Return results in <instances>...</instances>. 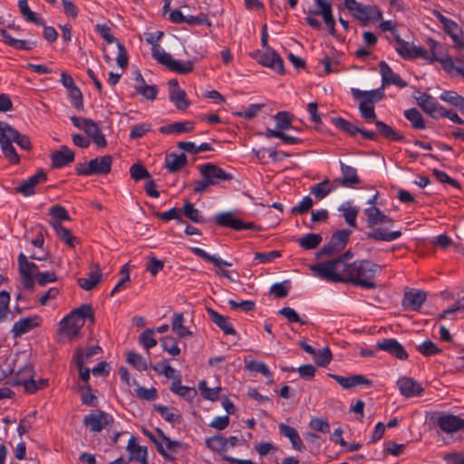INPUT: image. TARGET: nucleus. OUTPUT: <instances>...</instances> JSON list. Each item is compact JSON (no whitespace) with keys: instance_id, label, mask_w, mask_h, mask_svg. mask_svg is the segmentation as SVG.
Listing matches in <instances>:
<instances>
[{"instance_id":"1","label":"nucleus","mask_w":464,"mask_h":464,"mask_svg":"<svg viewBox=\"0 0 464 464\" xmlns=\"http://www.w3.org/2000/svg\"><path fill=\"white\" fill-rule=\"evenodd\" d=\"M379 194L376 193L372 198L368 200L371 205H375ZM366 216V222L368 227L372 230L366 233L368 239H373L376 241H393L401 236V232L390 231V227L393 226L394 221L387 215L382 213L380 208L375 206L367 208L364 210Z\"/></svg>"},{"instance_id":"2","label":"nucleus","mask_w":464,"mask_h":464,"mask_svg":"<svg viewBox=\"0 0 464 464\" xmlns=\"http://www.w3.org/2000/svg\"><path fill=\"white\" fill-rule=\"evenodd\" d=\"M381 268L379 265L366 259L354 261L346 268L344 267V271L341 273L343 279L342 283H350L365 289H374L376 284L373 278Z\"/></svg>"},{"instance_id":"3","label":"nucleus","mask_w":464,"mask_h":464,"mask_svg":"<svg viewBox=\"0 0 464 464\" xmlns=\"http://www.w3.org/2000/svg\"><path fill=\"white\" fill-rule=\"evenodd\" d=\"M12 142H15L21 149L30 150L32 143L27 135L20 133L17 130L13 128L10 124L0 121V144L1 149L9 160L16 164L19 162V156L17 155Z\"/></svg>"},{"instance_id":"4","label":"nucleus","mask_w":464,"mask_h":464,"mask_svg":"<svg viewBox=\"0 0 464 464\" xmlns=\"http://www.w3.org/2000/svg\"><path fill=\"white\" fill-rule=\"evenodd\" d=\"M353 256V254L349 250L331 260L318 262L311 266V270L314 276L327 282H343L341 273L344 271V267L346 268L349 265L347 261L352 259Z\"/></svg>"},{"instance_id":"5","label":"nucleus","mask_w":464,"mask_h":464,"mask_svg":"<svg viewBox=\"0 0 464 464\" xmlns=\"http://www.w3.org/2000/svg\"><path fill=\"white\" fill-rule=\"evenodd\" d=\"M86 319L92 324L95 322L94 312L90 304H83L67 314L60 322V330L70 338H74L79 335Z\"/></svg>"},{"instance_id":"6","label":"nucleus","mask_w":464,"mask_h":464,"mask_svg":"<svg viewBox=\"0 0 464 464\" xmlns=\"http://www.w3.org/2000/svg\"><path fill=\"white\" fill-rule=\"evenodd\" d=\"M112 157L105 155L91 160L88 163H78L75 172L79 176L107 175L111 170Z\"/></svg>"},{"instance_id":"7","label":"nucleus","mask_w":464,"mask_h":464,"mask_svg":"<svg viewBox=\"0 0 464 464\" xmlns=\"http://www.w3.org/2000/svg\"><path fill=\"white\" fill-rule=\"evenodd\" d=\"M71 121L76 128L82 130L97 147L105 148L107 146L105 136L95 121L88 118H80L77 116H72Z\"/></svg>"},{"instance_id":"8","label":"nucleus","mask_w":464,"mask_h":464,"mask_svg":"<svg viewBox=\"0 0 464 464\" xmlns=\"http://www.w3.org/2000/svg\"><path fill=\"white\" fill-rule=\"evenodd\" d=\"M152 56L161 64L168 67L170 71L176 72L181 74H186L193 70L194 64L191 61H187L183 63L174 60L172 56L161 51L160 45L152 46Z\"/></svg>"},{"instance_id":"9","label":"nucleus","mask_w":464,"mask_h":464,"mask_svg":"<svg viewBox=\"0 0 464 464\" xmlns=\"http://www.w3.org/2000/svg\"><path fill=\"white\" fill-rule=\"evenodd\" d=\"M17 261L21 284L26 290L32 291L34 287V278L41 272L40 267L34 262H29L23 253L19 254Z\"/></svg>"},{"instance_id":"10","label":"nucleus","mask_w":464,"mask_h":464,"mask_svg":"<svg viewBox=\"0 0 464 464\" xmlns=\"http://www.w3.org/2000/svg\"><path fill=\"white\" fill-rule=\"evenodd\" d=\"M352 231L349 229H340L335 231L327 245L321 249V254L331 256L343 251L350 238Z\"/></svg>"},{"instance_id":"11","label":"nucleus","mask_w":464,"mask_h":464,"mask_svg":"<svg viewBox=\"0 0 464 464\" xmlns=\"http://www.w3.org/2000/svg\"><path fill=\"white\" fill-rule=\"evenodd\" d=\"M199 172L203 178H207L208 179V183L211 186H216L219 184L221 181H227L233 179V175L229 172H227L220 167L213 163H206L200 165L198 167Z\"/></svg>"},{"instance_id":"12","label":"nucleus","mask_w":464,"mask_h":464,"mask_svg":"<svg viewBox=\"0 0 464 464\" xmlns=\"http://www.w3.org/2000/svg\"><path fill=\"white\" fill-rule=\"evenodd\" d=\"M113 421L112 416L100 410L86 415L82 420L83 424L93 432H100Z\"/></svg>"},{"instance_id":"13","label":"nucleus","mask_w":464,"mask_h":464,"mask_svg":"<svg viewBox=\"0 0 464 464\" xmlns=\"http://www.w3.org/2000/svg\"><path fill=\"white\" fill-rule=\"evenodd\" d=\"M34 371L32 366L26 365L20 369L16 373V379L13 385H23L29 393H34L39 390L36 382L34 379Z\"/></svg>"},{"instance_id":"14","label":"nucleus","mask_w":464,"mask_h":464,"mask_svg":"<svg viewBox=\"0 0 464 464\" xmlns=\"http://www.w3.org/2000/svg\"><path fill=\"white\" fill-rule=\"evenodd\" d=\"M47 179V173L44 169H40L36 174L31 176L27 179L22 181L15 188L16 192L24 196H31L35 193L34 188Z\"/></svg>"},{"instance_id":"15","label":"nucleus","mask_w":464,"mask_h":464,"mask_svg":"<svg viewBox=\"0 0 464 464\" xmlns=\"http://www.w3.org/2000/svg\"><path fill=\"white\" fill-rule=\"evenodd\" d=\"M437 424L444 432L453 433L464 429V419L452 414H443L438 418Z\"/></svg>"},{"instance_id":"16","label":"nucleus","mask_w":464,"mask_h":464,"mask_svg":"<svg viewBox=\"0 0 464 464\" xmlns=\"http://www.w3.org/2000/svg\"><path fill=\"white\" fill-rule=\"evenodd\" d=\"M169 99L175 104L176 108L180 111L186 110L190 102L187 99L185 91L180 89L179 82L176 79L169 82Z\"/></svg>"},{"instance_id":"17","label":"nucleus","mask_w":464,"mask_h":464,"mask_svg":"<svg viewBox=\"0 0 464 464\" xmlns=\"http://www.w3.org/2000/svg\"><path fill=\"white\" fill-rule=\"evenodd\" d=\"M75 153L67 146H61L60 150H55L51 155L53 169H61L74 161Z\"/></svg>"},{"instance_id":"18","label":"nucleus","mask_w":464,"mask_h":464,"mask_svg":"<svg viewBox=\"0 0 464 464\" xmlns=\"http://www.w3.org/2000/svg\"><path fill=\"white\" fill-rule=\"evenodd\" d=\"M378 349L387 352L399 360H406L408 353L396 339H383L377 343Z\"/></svg>"},{"instance_id":"19","label":"nucleus","mask_w":464,"mask_h":464,"mask_svg":"<svg viewBox=\"0 0 464 464\" xmlns=\"http://www.w3.org/2000/svg\"><path fill=\"white\" fill-rule=\"evenodd\" d=\"M417 104L424 112L435 119L440 117L444 108L431 95L427 93H422L417 98Z\"/></svg>"},{"instance_id":"20","label":"nucleus","mask_w":464,"mask_h":464,"mask_svg":"<svg viewBox=\"0 0 464 464\" xmlns=\"http://www.w3.org/2000/svg\"><path fill=\"white\" fill-rule=\"evenodd\" d=\"M397 386L406 398L420 396L424 389L414 379L410 377H401L397 381Z\"/></svg>"},{"instance_id":"21","label":"nucleus","mask_w":464,"mask_h":464,"mask_svg":"<svg viewBox=\"0 0 464 464\" xmlns=\"http://www.w3.org/2000/svg\"><path fill=\"white\" fill-rule=\"evenodd\" d=\"M341 171L343 173L342 178H337L333 180V183L346 188L354 187L361 183V179L357 175V171L354 168L347 166L343 162H340Z\"/></svg>"},{"instance_id":"22","label":"nucleus","mask_w":464,"mask_h":464,"mask_svg":"<svg viewBox=\"0 0 464 464\" xmlns=\"http://www.w3.org/2000/svg\"><path fill=\"white\" fill-rule=\"evenodd\" d=\"M379 67L382 78V86L393 84L399 88H404L408 85L404 80H402L397 73L392 72V68L386 62L381 61Z\"/></svg>"},{"instance_id":"23","label":"nucleus","mask_w":464,"mask_h":464,"mask_svg":"<svg viewBox=\"0 0 464 464\" xmlns=\"http://www.w3.org/2000/svg\"><path fill=\"white\" fill-rule=\"evenodd\" d=\"M427 294L421 290H411L405 292L402 299V305L412 311H419L426 301Z\"/></svg>"},{"instance_id":"24","label":"nucleus","mask_w":464,"mask_h":464,"mask_svg":"<svg viewBox=\"0 0 464 464\" xmlns=\"http://www.w3.org/2000/svg\"><path fill=\"white\" fill-rule=\"evenodd\" d=\"M41 317L34 315L33 317L23 318L14 323L12 333L14 337H20L21 335L28 333L34 327H37L41 324Z\"/></svg>"},{"instance_id":"25","label":"nucleus","mask_w":464,"mask_h":464,"mask_svg":"<svg viewBox=\"0 0 464 464\" xmlns=\"http://www.w3.org/2000/svg\"><path fill=\"white\" fill-rule=\"evenodd\" d=\"M91 267L92 270L88 274L89 278H79L77 280L78 285L86 291L92 290L102 278L99 264L93 263L91 265Z\"/></svg>"},{"instance_id":"26","label":"nucleus","mask_w":464,"mask_h":464,"mask_svg":"<svg viewBox=\"0 0 464 464\" xmlns=\"http://www.w3.org/2000/svg\"><path fill=\"white\" fill-rule=\"evenodd\" d=\"M206 309L211 321L219 327L225 334L237 335V331L230 324L229 317L218 314L210 307H207Z\"/></svg>"},{"instance_id":"27","label":"nucleus","mask_w":464,"mask_h":464,"mask_svg":"<svg viewBox=\"0 0 464 464\" xmlns=\"http://www.w3.org/2000/svg\"><path fill=\"white\" fill-rule=\"evenodd\" d=\"M260 63L266 67H270L280 74L285 73L283 59L274 50L268 49L261 57Z\"/></svg>"},{"instance_id":"28","label":"nucleus","mask_w":464,"mask_h":464,"mask_svg":"<svg viewBox=\"0 0 464 464\" xmlns=\"http://www.w3.org/2000/svg\"><path fill=\"white\" fill-rule=\"evenodd\" d=\"M444 31L449 34L454 42V45L458 49L464 48V37L462 28L454 21L450 20L444 26Z\"/></svg>"},{"instance_id":"29","label":"nucleus","mask_w":464,"mask_h":464,"mask_svg":"<svg viewBox=\"0 0 464 464\" xmlns=\"http://www.w3.org/2000/svg\"><path fill=\"white\" fill-rule=\"evenodd\" d=\"M194 130L193 121H177L171 124L161 126L160 132L162 134L188 133Z\"/></svg>"},{"instance_id":"30","label":"nucleus","mask_w":464,"mask_h":464,"mask_svg":"<svg viewBox=\"0 0 464 464\" xmlns=\"http://www.w3.org/2000/svg\"><path fill=\"white\" fill-rule=\"evenodd\" d=\"M279 430H280V433L288 438L292 443V446L295 450H298V451H303L304 450V444H303V441L297 432V430L291 427V426H288L286 424H284V423H280L279 426Z\"/></svg>"},{"instance_id":"31","label":"nucleus","mask_w":464,"mask_h":464,"mask_svg":"<svg viewBox=\"0 0 464 464\" xmlns=\"http://www.w3.org/2000/svg\"><path fill=\"white\" fill-rule=\"evenodd\" d=\"M188 163L187 156L184 153L179 155L170 153L166 156L165 165L169 172L175 173L180 170Z\"/></svg>"},{"instance_id":"32","label":"nucleus","mask_w":464,"mask_h":464,"mask_svg":"<svg viewBox=\"0 0 464 464\" xmlns=\"http://www.w3.org/2000/svg\"><path fill=\"white\" fill-rule=\"evenodd\" d=\"M127 450L131 454V459H136L140 464H148L147 449L136 443V438L131 437L128 442Z\"/></svg>"},{"instance_id":"33","label":"nucleus","mask_w":464,"mask_h":464,"mask_svg":"<svg viewBox=\"0 0 464 464\" xmlns=\"http://www.w3.org/2000/svg\"><path fill=\"white\" fill-rule=\"evenodd\" d=\"M375 126L378 133L385 139L393 141H401L404 140V136L396 130H394L391 126L386 124L382 121H375Z\"/></svg>"},{"instance_id":"34","label":"nucleus","mask_w":464,"mask_h":464,"mask_svg":"<svg viewBox=\"0 0 464 464\" xmlns=\"http://www.w3.org/2000/svg\"><path fill=\"white\" fill-rule=\"evenodd\" d=\"M50 225L56 232L58 237L64 242L68 246L73 247L74 242L77 241L76 237H73L71 233V231L64 227L60 222L58 221H50Z\"/></svg>"},{"instance_id":"35","label":"nucleus","mask_w":464,"mask_h":464,"mask_svg":"<svg viewBox=\"0 0 464 464\" xmlns=\"http://www.w3.org/2000/svg\"><path fill=\"white\" fill-rule=\"evenodd\" d=\"M216 223L221 227L240 230V223L232 212H222L215 217Z\"/></svg>"},{"instance_id":"36","label":"nucleus","mask_w":464,"mask_h":464,"mask_svg":"<svg viewBox=\"0 0 464 464\" xmlns=\"http://www.w3.org/2000/svg\"><path fill=\"white\" fill-rule=\"evenodd\" d=\"M184 315L182 313H175L171 323V329L180 338L190 337L193 333L184 326Z\"/></svg>"},{"instance_id":"37","label":"nucleus","mask_w":464,"mask_h":464,"mask_svg":"<svg viewBox=\"0 0 464 464\" xmlns=\"http://www.w3.org/2000/svg\"><path fill=\"white\" fill-rule=\"evenodd\" d=\"M404 116L411 122L413 129L423 130L426 128L424 119L417 109L411 108L404 111Z\"/></svg>"},{"instance_id":"38","label":"nucleus","mask_w":464,"mask_h":464,"mask_svg":"<svg viewBox=\"0 0 464 464\" xmlns=\"http://www.w3.org/2000/svg\"><path fill=\"white\" fill-rule=\"evenodd\" d=\"M170 390L174 393H176L187 400H192L197 395L196 389L193 387H188V386L181 385V381L179 378L172 382Z\"/></svg>"},{"instance_id":"39","label":"nucleus","mask_w":464,"mask_h":464,"mask_svg":"<svg viewBox=\"0 0 464 464\" xmlns=\"http://www.w3.org/2000/svg\"><path fill=\"white\" fill-rule=\"evenodd\" d=\"M329 183L330 180L328 179H325L322 182L315 184L311 188V193L315 197V198L323 199L336 188V186H334V184L332 186H329Z\"/></svg>"},{"instance_id":"40","label":"nucleus","mask_w":464,"mask_h":464,"mask_svg":"<svg viewBox=\"0 0 464 464\" xmlns=\"http://www.w3.org/2000/svg\"><path fill=\"white\" fill-rule=\"evenodd\" d=\"M191 251L198 256L203 258L206 261L211 262L214 264L215 266L218 268L224 267V266H231L232 264L227 261L222 260L220 257H217L215 256L208 254L206 251H204L201 248L198 247H192Z\"/></svg>"},{"instance_id":"41","label":"nucleus","mask_w":464,"mask_h":464,"mask_svg":"<svg viewBox=\"0 0 464 464\" xmlns=\"http://www.w3.org/2000/svg\"><path fill=\"white\" fill-rule=\"evenodd\" d=\"M18 7L24 18L37 25H44V21L36 16V14L29 8L27 0H19Z\"/></svg>"},{"instance_id":"42","label":"nucleus","mask_w":464,"mask_h":464,"mask_svg":"<svg viewBox=\"0 0 464 464\" xmlns=\"http://www.w3.org/2000/svg\"><path fill=\"white\" fill-rule=\"evenodd\" d=\"M154 409L168 422H169L171 424L181 422V416L178 413H175L170 408H169L167 406L160 405V404H155Z\"/></svg>"},{"instance_id":"43","label":"nucleus","mask_w":464,"mask_h":464,"mask_svg":"<svg viewBox=\"0 0 464 464\" xmlns=\"http://www.w3.org/2000/svg\"><path fill=\"white\" fill-rule=\"evenodd\" d=\"M73 362H75L79 373L80 378L87 382L90 379V369L87 367H84L83 363V351L81 348L76 349L74 356H73Z\"/></svg>"},{"instance_id":"44","label":"nucleus","mask_w":464,"mask_h":464,"mask_svg":"<svg viewBox=\"0 0 464 464\" xmlns=\"http://www.w3.org/2000/svg\"><path fill=\"white\" fill-rule=\"evenodd\" d=\"M208 449L218 453H222L227 450V439L222 435H214L206 440Z\"/></svg>"},{"instance_id":"45","label":"nucleus","mask_w":464,"mask_h":464,"mask_svg":"<svg viewBox=\"0 0 464 464\" xmlns=\"http://www.w3.org/2000/svg\"><path fill=\"white\" fill-rule=\"evenodd\" d=\"M323 238L319 234H307L298 239L299 245L305 250L316 248L322 242Z\"/></svg>"},{"instance_id":"46","label":"nucleus","mask_w":464,"mask_h":464,"mask_svg":"<svg viewBox=\"0 0 464 464\" xmlns=\"http://www.w3.org/2000/svg\"><path fill=\"white\" fill-rule=\"evenodd\" d=\"M332 122L334 124V126L344 132L350 134L351 136H354L356 133H359L361 131V129L352 122L344 120L341 117H336L332 119Z\"/></svg>"},{"instance_id":"47","label":"nucleus","mask_w":464,"mask_h":464,"mask_svg":"<svg viewBox=\"0 0 464 464\" xmlns=\"http://www.w3.org/2000/svg\"><path fill=\"white\" fill-rule=\"evenodd\" d=\"M181 212L185 217L195 223H204L205 219L200 214L199 210L194 208V205L189 201H186Z\"/></svg>"},{"instance_id":"48","label":"nucleus","mask_w":464,"mask_h":464,"mask_svg":"<svg viewBox=\"0 0 464 464\" xmlns=\"http://www.w3.org/2000/svg\"><path fill=\"white\" fill-rule=\"evenodd\" d=\"M198 389L202 397L211 401H216L218 400L219 392L221 391L220 387L208 388L207 382L204 380L198 382Z\"/></svg>"},{"instance_id":"49","label":"nucleus","mask_w":464,"mask_h":464,"mask_svg":"<svg viewBox=\"0 0 464 464\" xmlns=\"http://www.w3.org/2000/svg\"><path fill=\"white\" fill-rule=\"evenodd\" d=\"M276 129L280 131L292 128V116L287 111H279L275 115Z\"/></svg>"},{"instance_id":"50","label":"nucleus","mask_w":464,"mask_h":464,"mask_svg":"<svg viewBox=\"0 0 464 464\" xmlns=\"http://www.w3.org/2000/svg\"><path fill=\"white\" fill-rule=\"evenodd\" d=\"M130 175L132 179L139 181L151 177L147 169L140 163H134L130 168Z\"/></svg>"},{"instance_id":"51","label":"nucleus","mask_w":464,"mask_h":464,"mask_svg":"<svg viewBox=\"0 0 464 464\" xmlns=\"http://www.w3.org/2000/svg\"><path fill=\"white\" fill-rule=\"evenodd\" d=\"M160 344L164 351L172 356H177L180 353V349L178 347L177 340L172 336H165L160 340Z\"/></svg>"},{"instance_id":"52","label":"nucleus","mask_w":464,"mask_h":464,"mask_svg":"<svg viewBox=\"0 0 464 464\" xmlns=\"http://www.w3.org/2000/svg\"><path fill=\"white\" fill-rule=\"evenodd\" d=\"M359 111L361 112L362 117L368 122H372L377 121L376 113L374 111V104L361 101L359 104Z\"/></svg>"},{"instance_id":"53","label":"nucleus","mask_w":464,"mask_h":464,"mask_svg":"<svg viewBox=\"0 0 464 464\" xmlns=\"http://www.w3.org/2000/svg\"><path fill=\"white\" fill-rule=\"evenodd\" d=\"M340 211L343 212V218L346 221V223L351 227L355 228L357 227L356 224V217L358 215L359 209L356 207L348 206L345 207L344 205L342 206L339 208Z\"/></svg>"},{"instance_id":"54","label":"nucleus","mask_w":464,"mask_h":464,"mask_svg":"<svg viewBox=\"0 0 464 464\" xmlns=\"http://www.w3.org/2000/svg\"><path fill=\"white\" fill-rule=\"evenodd\" d=\"M395 40L398 44L396 47L397 53L404 59H412V49L413 45H411L408 42L402 40L400 35H395Z\"/></svg>"},{"instance_id":"55","label":"nucleus","mask_w":464,"mask_h":464,"mask_svg":"<svg viewBox=\"0 0 464 464\" xmlns=\"http://www.w3.org/2000/svg\"><path fill=\"white\" fill-rule=\"evenodd\" d=\"M127 362L140 372L148 369L146 360L137 353L130 352L128 353Z\"/></svg>"},{"instance_id":"56","label":"nucleus","mask_w":464,"mask_h":464,"mask_svg":"<svg viewBox=\"0 0 464 464\" xmlns=\"http://www.w3.org/2000/svg\"><path fill=\"white\" fill-rule=\"evenodd\" d=\"M314 362L318 366L325 367L332 361L333 354L328 347H324L322 350L315 352Z\"/></svg>"},{"instance_id":"57","label":"nucleus","mask_w":464,"mask_h":464,"mask_svg":"<svg viewBox=\"0 0 464 464\" xmlns=\"http://www.w3.org/2000/svg\"><path fill=\"white\" fill-rule=\"evenodd\" d=\"M417 350L422 355L427 357L441 353V350L437 346V344L430 340H427L420 343L418 346Z\"/></svg>"},{"instance_id":"58","label":"nucleus","mask_w":464,"mask_h":464,"mask_svg":"<svg viewBox=\"0 0 464 464\" xmlns=\"http://www.w3.org/2000/svg\"><path fill=\"white\" fill-rule=\"evenodd\" d=\"M427 44L430 48L429 61L430 63H432L434 61H439L443 56L442 52H441V49H442L441 44L431 38H429L427 40Z\"/></svg>"},{"instance_id":"59","label":"nucleus","mask_w":464,"mask_h":464,"mask_svg":"<svg viewBox=\"0 0 464 464\" xmlns=\"http://www.w3.org/2000/svg\"><path fill=\"white\" fill-rule=\"evenodd\" d=\"M10 300L9 292L5 290L0 292V322L7 318Z\"/></svg>"},{"instance_id":"60","label":"nucleus","mask_w":464,"mask_h":464,"mask_svg":"<svg viewBox=\"0 0 464 464\" xmlns=\"http://www.w3.org/2000/svg\"><path fill=\"white\" fill-rule=\"evenodd\" d=\"M246 369L251 372H260L267 378L272 377V372L263 362L250 361L246 364Z\"/></svg>"},{"instance_id":"61","label":"nucleus","mask_w":464,"mask_h":464,"mask_svg":"<svg viewBox=\"0 0 464 464\" xmlns=\"http://www.w3.org/2000/svg\"><path fill=\"white\" fill-rule=\"evenodd\" d=\"M290 289V282L284 281L282 283L274 284L270 288V293L274 294L277 298H283L287 296Z\"/></svg>"},{"instance_id":"62","label":"nucleus","mask_w":464,"mask_h":464,"mask_svg":"<svg viewBox=\"0 0 464 464\" xmlns=\"http://www.w3.org/2000/svg\"><path fill=\"white\" fill-rule=\"evenodd\" d=\"M350 12L361 22L362 25L364 26L367 24L368 5H363L361 3H358L350 10Z\"/></svg>"},{"instance_id":"63","label":"nucleus","mask_w":464,"mask_h":464,"mask_svg":"<svg viewBox=\"0 0 464 464\" xmlns=\"http://www.w3.org/2000/svg\"><path fill=\"white\" fill-rule=\"evenodd\" d=\"M49 214L52 216L53 219V221H58L61 223L62 220H71L65 208L60 205L52 207L49 210Z\"/></svg>"},{"instance_id":"64","label":"nucleus","mask_w":464,"mask_h":464,"mask_svg":"<svg viewBox=\"0 0 464 464\" xmlns=\"http://www.w3.org/2000/svg\"><path fill=\"white\" fill-rule=\"evenodd\" d=\"M154 330L147 329L139 337L140 343L146 348L150 349L157 344L156 339L153 337Z\"/></svg>"}]
</instances>
